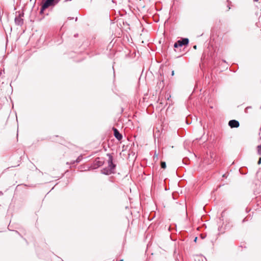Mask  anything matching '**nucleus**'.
Listing matches in <instances>:
<instances>
[{
	"label": "nucleus",
	"mask_w": 261,
	"mask_h": 261,
	"mask_svg": "<svg viewBox=\"0 0 261 261\" xmlns=\"http://www.w3.org/2000/svg\"><path fill=\"white\" fill-rule=\"evenodd\" d=\"M107 155L108 156V166L106 168L102 169V170H101V172L102 173L106 175H110L115 172L116 165L114 164L113 162V156L110 153H108Z\"/></svg>",
	"instance_id": "1"
},
{
	"label": "nucleus",
	"mask_w": 261,
	"mask_h": 261,
	"mask_svg": "<svg viewBox=\"0 0 261 261\" xmlns=\"http://www.w3.org/2000/svg\"><path fill=\"white\" fill-rule=\"evenodd\" d=\"M16 16L15 18V23L18 25L21 26L23 24V19L22 17L23 16V13L22 12H16Z\"/></svg>",
	"instance_id": "2"
},
{
	"label": "nucleus",
	"mask_w": 261,
	"mask_h": 261,
	"mask_svg": "<svg viewBox=\"0 0 261 261\" xmlns=\"http://www.w3.org/2000/svg\"><path fill=\"white\" fill-rule=\"evenodd\" d=\"M55 1V0H46L41 7L40 13H42L44 10L49 6L53 5Z\"/></svg>",
	"instance_id": "3"
},
{
	"label": "nucleus",
	"mask_w": 261,
	"mask_h": 261,
	"mask_svg": "<svg viewBox=\"0 0 261 261\" xmlns=\"http://www.w3.org/2000/svg\"><path fill=\"white\" fill-rule=\"evenodd\" d=\"M228 125L231 128H237L239 126V122L236 120H231L229 121Z\"/></svg>",
	"instance_id": "4"
},
{
	"label": "nucleus",
	"mask_w": 261,
	"mask_h": 261,
	"mask_svg": "<svg viewBox=\"0 0 261 261\" xmlns=\"http://www.w3.org/2000/svg\"><path fill=\"white\" fill-rule=\"evenodd\" d=\"M103 164V161H102L99 158H96L94 161V166L100 167Z\"/></svg>",
	"instance_id": "5"
},
{
	"label": "nucleus",
	"mask_w": 261,
	"mask_h": 261,
	"mask_svg": "<svg viewBox=\"0 0 261 261\" xmlns=\"http://www.w3.org/2000/svg\"><path fill=\"white\" fill-rule=\"evenodd\" d=\"M114 136L118 140H121L122 138V136L119 132V131L115 128H113Z\"/></svg>",
	"instance_id": "6"
},
{
	"label": "nucleus",
	"mask_w": 261,
	"mask_h": 261,
	"mask_svg": "<svg viewBox=\"0 0 261 261\" xmlns=\"http://www.w3.org/2000/svg\"><path fill=\"white\" fill-rule=\"evenodd\" d=\"M180 47L182 45H187L189 43V39L188 38H180Z\"/></svg>",
	"instance_id": "7"
},
{
	"label": "nucleus",
	"mask_w": 261,
	"mask_h": 261,
	"mask_svg": "<svg viewBox=\"0 0 261 261\" xmlns=\"http://www.w3.org/2000/svg\"><path fill=\"white\" fill-rule=\"evenodd\" d=\"M82 160V156H79L75 161H74L73 162H71V164H73L75 163H79Z\"/></svg>",
	"instance_id": "8"
},
{
	"label": "nucleus",
	"mask_w": 261,
	"mask_h": 261,
	"mask_svg": "<svg viewBox=\"0 0 261 261\" xmlns=\"http://www.w3.org/2000/svg\"><path fill=\"white\" fill-rule=\"evenodd\" d=\"M257 148L258 154L261 155V144L260 145H258Z\"/></svg>",
	"instance_id": "9"
},
{
	"label": "nucleus",
	"mask_w": 261,
	"mask_h": 261,
	"mask_svg": "<svg viewBox=\"0 0 261 261\" xmlns=\"http://www.w3.org/2000/svg\"><path fill=\"white\" fill-rule=\"evenodd\" d=\"M161 166L162 168L165 169L166 167V163L165 162H162L161 163Z\"/></svg>",
	"instance_id": "10"
},
{
	"label": "nucleus",
	"mask_w": 261,
	"mask_h": 261,
	"mask_svg": "<svg viewBox=\"0 0 261 261\" xmlns=\"http://www.w3.org/2000/svg\"><path fill=\"white\" fill-rule=\"evenodd\" d=\"M179 46V40L177 41L174 44V47L177 48Z\"/></svg>",
	"instance_id": "11"
},
{
	"label": "nucleus",
	"mask_w": 261,
	"mask_h": 261,
	"mask_svg": "<svg viewBox=\"0 0 261 261\" xmlns=\"http://www.w3.org/2000/svg\"><path fill=\"white\" fill-rule=\"evenodd\" d=\"M252 108L251 107H247V108H246V109H245V112L246 113H248V111H249V109H251Z\"/></svg>",
	"instance_id": "12"
},
{
	"label": "nucleus",
	"mask_w": 261,
	"mask_h": 261,
	"mask_svg": "<svg viewBox=\"0 0 261 261\" xmlns=\"http://www.w3.org/2000/svg\"><path fill=\"white\" fill-rule=\"evenodd\" d=\"M261 163V158H259L258 161L257 162V164L259 165Z\"/></svg>",
	"instance_id": "13"
},
{
	"label": "nucleus",
	"mask_w": 261,
	"mask_h": 261,
	"mask_svg": "<svg viewBox=\"0 0 261 261\" xmlns=\"http://www.w3.org/2000/svg\"><path fill=\"white\" fill-rule=\"evenodd\" d=\"M187 142H185L184 143V147L185 148H186V145H187Z\"/></svg>",
	"instance_id": "14"
},
{
	"label": "nucleus",
	"mask_w": 261,
	"mask_h": 261,
	"mask_svg": "<svg viewBox=\"0 0 261 261\" xmlns=\"http://www.w3.org/2000/svg\"><path fill=\"white\" fill-rule=\"evenodd\" d=\"M193 48H194L195 49H196L197 48V46H196V45H194V46H193Z\"/></svg>",
	"instance_id": "15"
},
{
	"label": "nucleus",
	"mask_w": 261,
	"mask_h": 261,
	"mask_svg": "<svg viewBox=\"0 0 261 261\" xmlns=\"http://www.w3.org/2000/svg\"><path fill=\"white\" fill-rule=\"evenodd\" d=\"M197 237H196V238H195V239H194V242H196V241H197Z\"/></svg>",
	"instance_id": "16"
},
{
	"label": "nucleus",
	"mask_w": 261,
	"mask_h": 261,
	"mask_svg": "<svg viewBox=\"0 0 261 261\" xmlns=\"http://www.w3.org/2000/svg\"><path fill=\"white\" fill-rule=\"evenodd\" d=\"M174 75V71H172V75Z\"/></svg>",
	"instance_id": "17"
},
{
	"label": "nucleus",
	"mask_w": 261,
	"mask_h": 261,
	"mask_svg": "<svg viewBox=\"0 0 261 261\" xmlns=\"http://www.w3.org/2000/svg\"><path fill=\"white\" fill-rule=\"evenodd\" d=\"M254 1H255V2H258V0H254Z\"/></svg>",
	"instance_id": "18"
},
{
	"label": "nucleus",
	"mask_w": 261,
	"mask_h": 261,
	"mask_svg": "<svg viewBox=\"0 0 261 261\" xmlns=\"http://www.w3.org/2000/svg\"><path fill=\"white\" fill-rule=\"evenodd\" d=\"M201 238H202V239H203V238H204V237H203V236H201Z\"/></svg>",
	"instance_id": "19"
},
{
	"label": "nucleus",
	"mask_w": 261,
	"mask_h": 261,
	"mask_svg": "<svg viewBox=\"0 0 261 261\" xmlns=\"http://www.w3.org/2000/svg\"><path fill=\"white\" fill-rule=\"evenodd\" d=\"M223 177H225V174H224V175H223Z\"/></svg>",
	"instance_id": "20"
},
{
	"label": "nucleus",
	"mask_w": 261,
	"mask_h": 261,
	"mask_svg": "<svg viewBox=\"0 0 261 261\" xmlns=\"http://www.w3.org/2000/svg\"><path fill=\"white\" fill-rule=\"evenodd\" d=\"M119 261H123V259H121Z\"/></svg>",
	"instance_id": "21"
}]
</instances>
